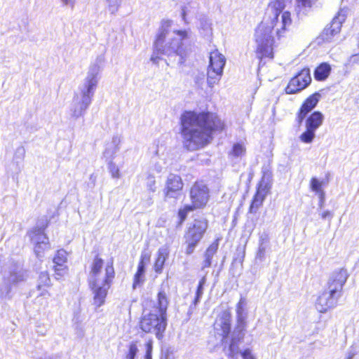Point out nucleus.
<instances>
[{
	"instance_id": "nucleus-1",
	"label": "nucleus",
	"mask_w": 359,
	"mask_h": 359,
	"mask_svg": "<svg viewBox=\"0 0 359 359\" xmlns=\"http://www.w3.org/2000/svg\"><path fill=\"white\" fill-rule=\"evenodd\" d=\"M180 124L183 147L188 151L206 147L215 134L222 133L226 128L221 116L208 110H186L181 114Z\"/></svg>"
},
{
	"instance_id": "nucleus-2",
	"label": "nucleus",
	"mask_w": 359,
	"mask_h": 359,
	"mask_svg": "<svg viewBox=\"0 0 359 359\" xmlns=\"http://www.w3.org/2000/svg\"><path fill=\"white\" fill-rule=\"evenodd\" d=\"M104 260L100 253H97L90 264L88 285L93 294V304L100 307L105 303L108 290L111 287L116 277L114 262L111 259L104 267Z\"/></svg>"
},
{
	"instance_id": "nucleus-3",
	"label": "nucleus",
	"mask_w": 359,
	"mask_h": 359,
	"mask_svg": "<svg viewBox=\"0 0 359 359\" xmlns=\"http://www.w3.org/2000/svg\"><path fill=\"white\" fill-rule=\"evenodd\" d=\"M169 304L167 293L164 290H160L157 293L156 304L151 309H143L138 323L140 329L144 333H153L157 339H162L168 326Z\"/></svg>"
},
{
	"instance_id": "nucleus-4",
	"label": "nucleus",
	"mask_w": 359,
	"mask_h": 359,
	"mask_svg": "<svg viewBox=\"0 0 359 359\" xmlns=\"http://www.w3.org/2000/svg\"><path fill=\"white\" fill-rule=\"evenodd\" d=\"M285 6V0H271L267 5V10L271 13H266L265 17L258 25L276 30L278 37L287 36L292 19L291 13L284 11Z\"/></svg>"
},
{
	"instance_id": "nucleus-5",
	"label": "nucleus",
	"mask_w": 359,
	"mask_h": 359,
	"mask_svg": "<svg viewBox=\"0 0 359 359\" xmlns=\"http://www.w3.org/2000/svg\"><path fill=\"white\" fill-rule=\"evenodd\" d=\"M347 278L346 271L342 269L333 273L328 282L327 290L316 300V307L320 313H325L336 305Z\"/></svg>"
},
{
	"instance_id": "nucleus-6",
	"label": "nucleus",
	"mask_w": 359,
	"mask_h": 359,
	"mask_svg": "<svg viewBox=\"0 0 359 359\" xmlns=\"http://www.w3.org/2000/svg\"><path fill=\"white\" fill-rule=\"evenodd\" d=\"M255 41L257 43L255 53L259 60L273 59V46L276 41H281L286 36L278 37L276 30L257 25L255 29Z\"/></svg>"
},
{
	"instance_id": "nucleus-7",
	"label": "nucleus",
	"mask_w": 359,
	"mask_h": 359,
	"mask_svg": "<svg viewBox=\"0 0 359 359\" xmlns=\"http://www.w3.org/2000/svg\"><path fill=\"white\" fill-rule=\"evenodd\" d=\"M208 229V219H195L187 228L184 234V252L187 255H191L199 244Z\"/></svg>"
},
{
	"instance_id": "nucleus-8",
	"label": "nucleus",
	"mask_w": 359,
	"mask_h": 359,
	"mask_svg": "<svg viewBox=\"0 0 359 359\" xmlns=\"http://www.w3.org/2000/svg\"><path fill=\"white\" fill-rule=\"evenodd\" d=\"M272 183V171L268 168H262V177L259 181L256 191L252 198L248 208V212L255 214L263 205L264 201L270 193Z\"/></svg>"
},
{
	"instance_id": "nucleus-9",
	"label": "nucleus",
	"mask_w": 359,
	"mask_h": 359,
	"mask_svg": "<svg viewBox=\"0 0 359 359\" xmlns=\"http://www.w3.org/2000/svg\"><path fill=\"white\" fill-rule=\"evenodd\" d=\"M170 25V20L164 21L163 23V28L160 30L156 37L154 43V52L151 57V60L154 62H156L162 55L170 53H178L179 47L175 48V46L173 45V41H175V39H173L171 41L165 43V40L168 33V28Z\"/></svg>"
},
{
	"instance_id": "nucleus-10",
	"label": "nucleus",
	"mask_w": 359,
	"mask_h": 359,
	"mask_svg": "<svg viewBox=\"0 0 359 359\" xmlns=\"http://www.w3.org/2000/svg\"><path fill=\"white\" fill-rule=\"evenodd\" d=\"M189 196L191 206L196 210L203 209L210 200V189L203 181L197 180L190 187Z\"/></svg>"
},
{
	"instance_id": "nucleus-11",
	"label": "nucleus",
	"mask_w": 359,
	"mask_h": 359,
	"mask_svg": "<svg viewBox=\"0 0 359 359\" xmlns=\"http://www.w3.org/2000/svg\"><path fill=\"white\" fill-rule=\"evenodd\" d=\"M184 183L180 175L170 173L167 177L162 190L163 200H178L184 194Z\"/></svg>"
},
{
	"instance_id": "nucleus-12",
	"label": "nucleus",
	"mask_w": 359,
	"mask_h": 359,
	"mask_svg": "<svg viewBox=\"0 0 359 359\" xmlns=\"http://www.w3.org/2000/svg\"><path fill=\"white\" fill-rule=\"evenodd\" d=\"M225 62L224 56L217 50H212L210 53V64L207 72V80L210 86L219 81Z\"/></svg>"
},
{
	"instance_id": "nucleus-13",
	"label": "nucleus",
	"mask_w": 359,
	"mask_h": 359,
	"mask_svg": "<svg viewBox=\"0 0 359 359\" xmlns=\"http://www.w3.org/2000/svg\"><path fill=\"white\" fill-rule=\"evenodd\" d=\"M311 81L310 69L305 67L290 79L284 91L288 95L297 94L306 88Z\"/></svg>"
},
{
	"instance_id": "nucleus-14",
	"label": "nucleus",
	"mask_w": 359,
	"mask_h": 359,
	"mask_svg": "<svg viewBox=\"0 0 359 359\" xmlns=\"http://www.w3.org/2000/svg\"><path fill=\"white\" fill-rule=\"evenodd\" d=\"M305 130L300 135L299 140L304 143H311L314 137L316 130L323 123L324 115L320 111H314L305 119Z\"/></svg>"
},
{
	"instance_id": "nucleus-15",
	"label": "nucleus",
	"mask_w": 359,
	"mask_h": 359,
	"mask_svg": "<svg viewBox=\"0 0 359 359\" xmlns=\"http://www.w3.org/2000/svg\"><path fill=\"white\" fill-rule=\"evenodd\" d=\"M321 98L319 92H315L309 95L302 103L296 114V121L301 125L306 116L318 105Z\"/></svg>"
},
{
	"instance_id": "nucleus-16",
	"label": "nucleus",
	"mask_w": 359,
	"mask_h": 359,
	"mask_svg": "<svg viewBox=\"0 0 359 359\" xmlns=\"http://www.w3.org/2000/svg\"><path fill=\"white\" fill-rule=\"evenodd\" d=\"M30 238L34 243V252L37 257L49 248L48 238L43 230L34 229L30 232Z\"/></svg>"
},
{
	"instance_id": "nucleus-17",
	"label": "nucleus",
	"mask_w": 359,
	"mask_h": 359,
	"mask_svg": "<svg viewBox=\"0 0 359 359\" xmlns=\"http://www.w3.org/2000/svg\"><path fill=\"white\" fill-rule=\"evenodd\" d=\"M219 321L218 325L219 327V330L222 331V340L226 339L231 332V308L227 307L226 309L223 310L221 313L218 316Z\"/></svg>"
},
{
	"instance_id": "nucleus-18",
	"label": "nucleus",
	"mask_w": 359,
	"mask_h": 359,
	"mask_svg": "<svg viewBox=\"0 0 359 359\" xmlns=\"http://www.w3.org/2000/svg\"><path fill=\"white\" fill-rule=\"evenodd\" d=\"M52 286L49 273L47 271L41 272L37 278L36 288L39 292L37 297H49L48 289Z\"/></svg>"
},
{
	"instance_id": "nucleus-19",
	"label": "nucleus",
	"mask_w": 359,
	"mask_h": 359,
	"mask_svg": "<svg viewBox=\"0 0 359 359\" xmlns=\"http://www.w3.org/2000/svg\"><path fill=\"white\" fill-rule=\"evenodd\" d=\"M332 72V66L327 62H323L318 64L313 71V77L316 81H325L330 76Z\"/></svg>"
},
{
	"instance_id": "nucleus-20",
	"label": "nucleus",
	"mask_w": 359,
	"mask_h": 359,
	"mask_svg": "<svg viewBox=\"0 0 359 359\" xmlns=\"http://www.w3.org/2000/svg\"><path fill=\"white\" fill-rule=\"evenodd\" d=\"M97 85L96 76L90 75L87 78L85 90L83 91V100L86 103V107L90 103L91 97L93 94V90Z\"/></svg>"
},
{
	"instance_id": "nucleus-21",
	"label": "nucleus",
	"mask_w": 359,
	"mask_h": 359,
	"mask_svg": "<svg viewBox=\"0 0 359 359\" xmlns=\"http://www.w3.org/2000/svg\"><path fill=\"white\" fill-rule=\"evenodd\" d=\"M169 251L166 248H160L158 250L156 257L154 263V270L156 273H161L165 263L168 257Z\"/></svg>"
},
{
	"instance_id": "nucleus-22",
	"label": "nucleus",
	"mask_w": 359,
	"mask_h": 359,
	"mask_svg": "<svg viewBox=\"0 0 359 359\" xmlns=\"http://www.w3.org/2000/svg\"><path fill=\"white\" fill-rule=\"evenodd\" d=\"M196 210L190 204H185L178 208L177 211V226L181 227L188 218L189 213Z\"/></svg>"
},
{
	"instance_id": "nucleus-23",
	"label": "nucleus",
	"mask_w": 359,
	"mask_h": 359,
	"mask_svg": "<svg viewBox=\"0 0 359 359\" xmlns=\"http://www.w3.org/2000/svg\"><path fill=\"white\" fill-rule=\"evenodd\" d=\"M324 184L325 182L320 181L316 177H313L310 180V189L318 196L321 203H323L325 197V194L323 189Z\"/></svg>"
},
{
	"instance_id": "nucleus-24",
	"label": "nucleus",
	"mask_w": 359,
	"mask_h": 359,
	"mask_svg": "<svg viewBox=\"0 0 359 359\" xmlns=\"http://www.w3.org/2000/svg\"><path fill=\"white\" fill-rule=\"evenodd\" d=\"M145 269L146 268L137 266V271L133 278V288L135 289L142 285L145 280Z\"/></svg>"
},
{
	"instance_id": "nucleus-25",
	"label": "nucleus",
	"mask_w": 359,
	"mask_h": 359,
	"mask_svg": "<svg viewBox=\"0 0 359 359\" xmlns=\"http://www.w3.org/2000/svg\"><path fill=\"white\" fill-rule=\"evenodd\" d=\"M246 329V320L243 316L236 317V325L235 326V332L238 334V341L242 340L244 336V332Z\"/></svg>"
},
{
	"instance_id": "nucleus-26",
	"label": "nucleus",
	"mask_w": 359,
	"mask_h": 359,
	"mask_svg": "<svg viewBox=\"0 0 359 359\" xmlns=\"http://www.w3.org/2000/svg\"><path fill=\"white\" fill-rule=\"evenodd\" d=\"M246 148L241 142H237L233 144L229 155L233 158H239L245 155Z\"/></svg>"
},
{
	"instance_id": "nucleus-27",
	"label": "nucleus",
	"mask_w": 359,
	"mask_h": 359,
	"mask_svg": "<svg viewBox=\"0 0 359 359\" xmlns=\"http://www.w3.org/2000/svg\"><path fill=\"white\" fill-rule=\"evenodd\" d=\"M174 32L175 34L179 36L180 39V42L175 43L176 41V40L175 41H173V45L175 46V48L179 47V49H178V53H179L182 49V45H183L182 41L189 38V33L185 29L175 30Z\"/></svg>"
},
{
	"instance_id": "nucleus-28",
	"label": "nucleus",
	"mask_w": 359,
	"mask_h": 359,
	"mask_svg": "<svg viewBox=\"0 0 359 359\" xmlns=\"http://www.w3.org/2000/svg\"><path fill=\"white\" fill-rule=\"evenodd\" d=\"M53 271L55 276L57 279L63 277L68 271V267L66 264H53Z\"/></svg>"
},
{
	"instance_id": "nucleus-29",
	"label": "nucleus",
	"mask_w": 359,
	"mask_h": 359,
	"mask_svg": "<svg viewBox=\"0 0 359 359\" xmlns=\"http://www.w3.org/2000/svg\"><path fill=\"white\" fill-rule=\"evenodd\" d=\"M54 264H66L67 262L66 252L64 250H57L53 258Z\"/></svg>"
},
{
	"instance_id": "nucleus-30",
	"label": "nucleus",
	"mask_w": 359,
	"mask_h": 359,
	"mask_svg": "<svg viewBox=\"0 0 359 359\" xmlns=\"http://www.w3.org/2000/svg\"><path fill=\"white\" fill-rule=\"evenodd\" d=\"M146 187L149 192L154 193L156 189V180L154 175H148L146 178Z\"/></svg>"
},
{
	"instance_id": "nucleus-31",
	"label": "nucleus",
	"mask_w": 359,
	"mask_h": 359,
	"mask_svg": "<svg viewBox=\"0 0 359 359\" xmlns=\"http://www.w3.org/2000/svg\"><path fill=\"white\" fill-rule=\"evenodd\" d=\"M151 254L149 250L142 252L137 266L146 268V265L151 260Z\"/></svg>"
},
{
	"instance_id": "nucleus-32",
	"label": "nucleus",
	"mask_w": 359,
	"mask_h": 359,
	"mask_svg": "<svg viewBox=\"0 0 359 359\" xmlns=\"http://www.w3.org/2000/svg\"><path fill=\"white\" fill-rule=\"evenodd\" d=\"M318 0H296V6L299 9L311 8Z\"/></svg>"
},
{
	"instance_id": "nucleus-33",
	"label": "nucleus",
	"mask_w": 359,
	"mask_h": 359,
	"mask_svg": "<svg viewBox=\"0 0 359 359\" xmlns=\"http://www.w3.org/2000/svg\"><path fill=\"white\" fill-rule=\"evenodd\" d=\"M219 238L215 239L207 248L205 254L213 257L219 248Z\"/></svg>"
},
{
	"instance_id": "nucleus-34",
	"label": "nucleus",
	"mask_w": 359,
	"mask_h": 359,
	"mask_svg": "<svg viewBox=\"0 0 359 359\" xmlns=\"http://www.w3.org/2000/svg\"><path fill=\"white\" fill-rule=\"evenodd\" d=\"M137 346L136 342H131L129 345L128 352L126 355L128 359H134L137 353Z\"/></svg>"
},
{
	"instance_id": "nucleus-35",
	"label": "nucleus",
	"mask_w": 359,
	"mask_h": 359,
	"mask_svg": "<svg viewBox=\"0 0 359 359\" xmlns=\"http://www.w3.org/2000/svg\"><path fill=\"white\" fill-rule=\"evenodd\" d=\"M246 304L245 299L244 297H241L238 302L236 304V315L238 316H243V311H244V307Z\"/></svg>"
},
{
	"instance_id": "nucleus-36",
	"label": "nucleus",
	"mask_w": 359,
	"mask_h": 359,
	"mask_svg": "<svg viewBox=\"0 0 359 359\" xmlns=\"http://www.w3.org/2000/svg\"><path fill=\"white\" fill-rule=\"evenodd\" d=\"M146 353H145V359H151V353L153 350V341L152 339H149L145 343Z\"/></svg>"
},
{
	"instance_id": "nucleus-37",
	"label": "nucleus",
	"mask_w": 359,
	"mask_h": 359,
	"mask_svg": "<svg viewBox=\"0 0 359 359\" xmlns=\"http://www.w3.org/2000/svg\"><path fill=\"white\" fill-rule=\"evenodd\" d=\"M205 281H206V278L205 276L202 277L200 279L198 284L197 285L196 290V294L197 296H201V297L202 296V294L203 293V287L205 283Z\"/></svg>"
},
{
	"instance_id": "nucleus-38",
	"label": "nucleus",
	"mask_w": 359,
	"mask_h": 359,
	"mask_svg": "<svg viewBox=\"0 0 359 359\" xmlns=\"http://www.w3.org/2000/svg\"><path fill=\"white\" fill-rule=\"evenodd\" d=\"M241 355L243 359H255L251 353V350L249 348L244 349L241 353Z\"/></svg>"
},
{
	"instance_id": "nucleus-39",
	"label": "nucleus",
	"mask_w": 359,
	"mask_h": 359,
	"mask_svg": "<svg viewBox=\"0 0 359 359\" xmlns=\"http://www.w3.org/2000/svg\"><path fill=\"white\" fill-rule=\"evenodd\" d=\"M110 172L111 176L114 178H118L120 177L119 169L115 165H112L110 168Z\"/></svg>"
},
{
	"instance_id": "nucleus-40",
	"label": "nucleus",
	"mask_w": 359,
	"mask_h": 359,
	"mask_svg": "<svg viewBox=\"0 0 359 359\" xmlns=\"http://www.w3.org/2000/svg\"><path fill=\"white\" fill-rule=\"evenodd\" d=\"M212 257H213L205 254V259L203 262L204 268H208L211 266Z\"/></svg>"
},
{
	"instance_id": "nucleus-41",
	"label": "nucleus",
	"mask_w": 359,
	"mask_h": 359,
	"mask_svg": "<svg viewBox=\"0 0 359 359\" xmlns=\"http://www.w3.org/2000/svg\"><path fill=\"white\" fill-rule=\"evenodd\" d=\"M332 26L333 25H331L330 27L325 29V33H326V34L333 35L334 33L339 32V27H337V29L335 30V29L332 28Z\"/></svg>"
},
{
	"instance_id": "nucleus-42",
	"label": "nucleus",
	"mask_w": 359,
	"mask_h": 359,
	"mask_svg": "<svg viewBox=\"0 0 359 359\" xmlns=\"http://www.w3.org/2000/svg\"><path fill=\"white\" fill-rule=\"evenodd\" d=\"M321 217H322V218H323V219H325V218H327V217H332V213H331V212H330V211L327 210V211L323 212L321 214Z\"/></svg>"
},
{
	"instance_id": "nucleus-43",
	"label": "nucleus",
	"mask_w": 359,
	"mask_h": 359,
	"mask_svg": "<svg viewBox=\"0 0 359 359\" xmlns=\"http://www.w3.org/2000/svg\"><path fill=\"white\" fill-rule=\"evenodd\" d=\"M201 297V296H197V295L196 294V295H195V297H194V304H196L199 302V300H200Z\"/></svg>"
},
{
	"instance_id": "nucleus-44",
	"label": "nucleus",
	"mask_w": 359,
	"mask_h": 359,
	"mask_svg": "<svg viewBox=\"0 0 359 359\" xmlns=\"http://www.w3.org/2000/svg\"><path fill=\"white\" fill-rule=\"evenodd\" d=\"M64 3V4L67 5L70 0H62Z\"/></svg>"
},
{
	"instance_id": "nucleus-45",
	"label": "nucleus",
	"mask_w": 359,
	"mask_h": 359,
	"mask_svg": "<svg viewBox=\"0 0 359 359\" xmlns=\"http://www.w3.org/2000/svg\"><path fill=\"white\" fill-rule=\"evenodd\" d=\"M45 305H46V306H47V305H48V302H47V301L45 302Z\"/></svg>"
},
{
	"instance_id": "nucleus-46",
	"label": "nucleus",
	"mask_w": 359,
	"mask_h": 359,
	"mask_svg": "<svg viewBox=\"0 0 359 359\" xmlns=\"http://www.w3.org/2000/svg\"><path fill=\"white\" fill-rule=\"evenodd\" d=\"M235 341V339H232V342L233 343Z\"/></svg>"
}]
</instances>
